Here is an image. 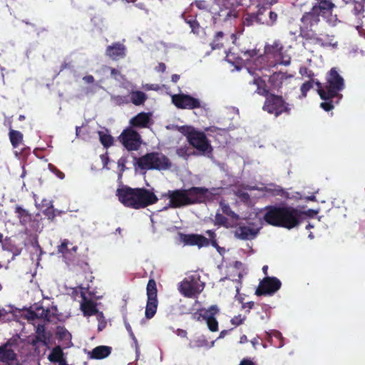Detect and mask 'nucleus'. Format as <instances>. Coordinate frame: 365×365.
Wrapping results in <instances>:
<instances>
[{
  "instance_id": "1",
  "label": "nucleus",
  "mask_w": 365,
  "mask_h": 365,
  "mask_svg": "<svg viewBox=\"0 0 365 365\" xmlns=\"http://www.w3.org/2000/svg\"><path fill=\"white\" fill-rule=\"evenodd\" d=\"M262 215L269 225L292 229L299 224L307 213L288 206H270L265 208Z\"/></svg>"
},
{
  "instance_id": "2",
  "label": "nucleus",
  "mask_w": 365,
  "mask_h": 365,
  "mask_svg": "<svg viewBox=\"0 0 365 365\" xmlns=\"http://www.w3.org/2000/svg\"><path fill=\"white\" fill-rule=\"evenodd\" d=\"M344 78L340 76L335 67L331 68L326 76L324 86L321 85V108L326 111L331 110L334 104H338L343 96L340 93L344 89Z\"/></svg>"
},
{
  "instance_id": "3",
  "label": "nucleus",
  "mask_w": 365,
  "mask_h": 365,
  "mask_svg": "<svg viewBox=\"0 0 365 365\" xmlns=\"http://www.w3.org/2000/svg\"><path fill=\"white\" fill-rule=\"evenodd\" d=\"M169 200L163 209L180 207L190 204L204 202L211 199L212 192L203 187H193L187 190H169L163 195Z\"/></svg>"
},
{
  "instance_id": "4",
  "label": "nucleus",
  "mask_w": 365,
  "mask_h": 365,
  "mask_svg": "<svg viewBox=\"0 0 365 365\" xmlns=\"http://www.w3.org/2000/svg\"><path fill=\"white\" fill-rule=\"evenodd\" d=\"M117 196L125 206L135 209L145 207L158 201L153 190L144 188L132 189L124 186L117 190Z\"/></svg>"
},
{
  "instance_id": "5",
  "label": "nucleus",
  "mask_w": 365,
  "mask_h": 365,
  "mask_svg": "<svg viewBox=\"0 0 365 365\" xmlns=\"http://www.w3.org/2000/svg\"><path fill=\"white\" fill-rule=\"evenodd\" d=\"M241 59L245 62L247 71L252 76H255L252 83L257 86L256 92L261 96L267 97L269 95L264 81L252 71V68L258 70L263 68L261 63L264 61V57L262 55H258L256 50H248L243 52Z\"/></svg>"
},
{
  "instance_id": "6",
  "label": "nucleus",
  "mask_w": 365,
  "mask_h": 365,
  "mask_svg": "<svg viewBox=\"0 0 365 365\" xmlns=\"http://www.w3.org/2000/svg\"><path fill=\"white\" fill-rule=\"evenodd\" d=\"M133 165L141 170H167L171 166L170 160L160 153H148L141 158L133 157Z\"/></svg>"
},
{
  "instance_id": "7",
  "label": "nucleus",
  "mask_w": 365,
  "mask_h": 365,
  "mask_svg": "<svg viewBox=\"0 0 365 365\" xmlns=\"http://www.w3.org/2000/svg\"><path fill=\"white\" fill-rule=\"evenodd\" d=\"M205 284L200 280V277L197 272L187 275L182 282L178 284L179 292L185 297L195 298L204 289Z\"/></svg>"
},
{
  "instance_id": "8",
  "label": "nucleus",
  "mask_w": 365,
  "mask_h": 365,
  "mask_svg": "<svg viewBox=\"0 0 365 365\" xmlns=\"http://www.w3.org/2000/svg\"><path fill=\"white\" fill-rule=\"evenodd\" d=\"M179 130L187 135L189 143L202 155L211 154L212 146L203 133L197 131L190 126H182Z\"/></svg>"
},
{
  "instance_id": "9",
  "label": "nucleus",
  "mask_w": 365,
  "mask_h": 365,
  "mask_svg": "<svg viewBox=\"0 0 365 365\" xmlns=\"http://www.w3.org/2000/svg\"><path fill=\"white\" fill-rule=\"evenodd\" d=\"M206 233L209 236L210 240L201 235L182 233H180L179 235V239L180 241L183 243L184 245H196L199 248L207 247L210 243L211 245L215 247L217 250V251L221 254V250H224V249L218 246L217 240H215V232L211 230H208L206 231Z\"/></svg>"
},
{
  "instance_id": "10",
  "label": "nucleus",
  "mask_w": 365,
  "mask_h": 365,
  "mask_svg": "<svg viewBox=\"0 0 365 365\" xmlns=\"http://www.w3.org/2000/svg\"><path fill=\"white\" fill-rule=\"evenodd\" d=\"M264 53L267 58L272 59L269 66H288L290 63L291 57L284 50V47L279 41H274L272 44H266L264 46Z\"/></svg>"
},
{
  "instance_id": "11",
  "label": "nucleus",
  "mask_w": 365,
  "mask_h": 365,
  "mask_svg": "<svg viewBox=\"0 0 365 365\" xmlns=\"http://www.w3.org/2000/svg\"><path fill=\"white\" fill-rule=\"evenodd\" d=\"M262 227V217L248 220L245 223H240L235 230V236L243 240H252L255 239Z\"/></svg>"
},
{
  "instance_id": "12",
  "label": "nucleus",
  "mask_w": 365,
  "mask_h": 365,
  "mask_svg": "<svg viewBox=\"0 0 365 365\" xmlns=\"http://www.w3.org/2000/svg\"><path fill=\"white\" fill-rule=\"evenodd\" d=\"M147 303L145 307V317L148 319H152L158 309V298L156 283L154 279H150L147 284Z\"/></svg>"
},
{
  "instance_id": "13",
  "label": "nucleus",
  "mask_w": 365,
  "mask_h": 365,
  "mask_svg": "<svg viewBox=\"0 0 365 365\" xmlns=\"http://www.w3.org/2000/svg\"><path fill=\"white\" fill-rule=\"evenodd\" d=\"M118 138L128 150H137L142 143L140 135L133 128L125 129Z\"/></svg>"
},
{
  "instance_id": "14",
  "label": "nucleus",
  "mask_w": 365,
  "mask_h": 365,
  "mask_svg": "<svg viewBox=\"0 0 365 365\" xmlns=\"http://www.w3.org/2000/svg\"><path fill=\"white\" fill-rule=\"evenodd\" d=\"M171 97L173 103L178 108L192 110L202 107L201 101L190 95L184 93L174 94Z\"/></svg>"
},
{
  "instance_id": "15",
  "label": "nucleus",
  "mask_w": 365,
  "mask_h": 365,
  "mask_svg": "<svg viewBox=\"0 0 365 365\" xmlns=\"http://www.w3.org/2000/svg\"><path fill=\"white\" fill-rule=\"evenodd\" d=\"M263 110L269 113L274 114L275 116H278L282 112L289 111L290 108L285 105L281 97L269 95L266 98Z\"/></svg>"
},
{
  "instance_id": "16",
  "label": "nucleus",
  "mask_w": 365,
  "mask_h": 365,
  "mask_svg": "<svg viewBox=\"0 0 365 365\" xmlns=\"http://www.w3.org/2000/svg\"><path fill=\"white\" fill-rule=\"evenodd\" d=\"M58 309L54 305L44 308L41 306H35L31 307L29 312L28 318L29 319H41L46 321H52L57 316Z\"/></svg>"
},
{
  "instance_id": "17",
  "label": "nucleus",
  "mask_w": 365,
  "mask_h": 365,
  "mask_svg": "<svg viewBox=\"0 0 365 365\" xmlns=\"http://www.w3.org/2000/svg\"><path fill=\"white\" fill-rule=\"evenodd\" d=\"M281 285L280 280L277 277H267L260 282L256 294L257 295H272L280 289Z\"/></svg>"
},
{
  "instance_id": "18",
  "label": "nucleus",
  "mask_w": 365,
  "mask_h": 365,
  "mask_svg": "<svg viewBox=\"0 0 365 365\" xmlns=\"http://www.w3.org/2000/svg\"><path fill=\"white\" fill-rule=\"evenodd\" d=\"M314 11L309 14H306L303 16L302 21H309L310 22V30H302V35L304 38L310 40H315L318 41V36L317 34V29L318 26V18L315 16V13L317 12V6H314L313 8Z\"/></svg>"
},
{
  "instance_id": "19",
  "label": "nucleus",
  "mask_w": 365,
  "mask_h": 365,
  "mask_svg": "<svg viewBox=\"0 0 365 365\" xmlns=\"http://www.w3.org/2000/svg\"><path fill=\"white\" fill-rule=\"evenodd\" d=\"M334 7L332 0H321V17L329 26H335L338 20L337 16L332 13Z\"/></svg>"
},
{
  "instance_id": "20",
  "label": "nucleus",
  "mask_w": 365,
  "mask_h": 365,
  "mask_svg": "<svg viewBox=\"0 0 365 365\" xmlns=\"http://www.w3.org/2000/svg\"><path fill=\"white\" fill-rule=\"evenodd\" d=\"M81 310L83 312L84 317H89L91 316H98V314L102 313L98 311L97 304L91 299H88L82 295V300L81 302Z\"/></svg>"
},
{
  "instance_id": "21",
  "label": "nucleus",
  "mask_w": 365,
  "mask_h": 365,
  "mask_svg": "<svg viewBox=\"0 0 365 365\" xmlns=\"http://www.w3.org/2000/svg\"><path fill=\"white\" fill-rule=\"evenodd\" d=\"M106 54L110 58L117 61L126 55V47L120 43H114L106 48Z\"/></svg>"
},
{
  "instance_id": "22",
  "label": "nucleus",
  "mask_w": 365,
  "mask_h": 365,
  "mask_svg": "<svg viewBox=\"0 0 365 365\" xmlns=\"http://www.w3.org/2000/svg\"><path fill=\"white\" fill-rule=\"evenodd\" d=\"M0 365H18L16 354L7 345L0 346Z\"/></svg>"
},
{
  "instance_id": "23",
  "label": "nucleus",
  "mask_w": 365,
  "mask_h": 365,
  "mask_svg": "<svg viewBox=\"0 0 365 365\" xmlns=\"http://www.w3.org/2000/svg\"><path fill=\"white\" fill-rule=\"evenodd\" d=\"M150 113L141 112L130 120L131 128H148L151 124Z\"/></svg>"
},
{
  "instance_id": "24",
  "label": "nucleus",
  "mask_w": 365,
  "mask_h": 365,
  "mask_svg": "<svg viewBox=\"0 0 365 365\" xmlns=\"http://www.w3.org/2000/svg\"><path fill=\"white\" fill-rule=\"evenodd\" d=\"M69 245H72V244L68 240L65 239L58 247V252L63 255L66 260H71L78 249L77 246H72L69 248Z\"/></svg>"
},
{
  "instance_id": "25",
  "label": "nucleus",
  "mask_w": 365,
  "mask_h": 365,
  "mask_svg": "<svg viewBox=\"0 0 365 365\" xmlns=\"http://www.w3.org/2000/svg\"><path fill=\"white\" fill-rule=\"evenodd\" d=\"M317 86V93L319 95V82L314 79H309L302 84L300 86V94L298 96V98L302 100L307 96V93Z\"/></svg>"
},
{
  "instance_id": "26",
  "label": "nucleus",
  "mask_w": 365,
  "mask_h": 365,
  "mask_svg": "<svg viewBox=\"0 0 365 365\" xmlns=\"http://www.w3.org/2000/svg\"><path fill=\"white\" fill-rule=\"evenodd\" d=\"M111 348L108 346H98L88 352L89 358L94 359H103L110 355Z\"/></svg>"
},
{
  "instance_id": "27",
  "label": "nucleus",
  "mask_w": 365,
  "mask_h": 365,
  "mask_svg": "<svg viewBox=\"0 0 365 365\" xmlns=\"http://www.w3.org/2000/svg\"><path fill=\"white\" fill-rule=\"evenodd\" d=\"M130 103L135 106H142L148 98L147 95L140 91H130L129 93Z\"/></svg>"
},
{
  "instance_id": "28",
  "label": "nucleus",
  "mask_w": 365,
  "mask_h": 365,
  "mask_svg": "<svg viewBox=\"0 0 365 365\" xmlns=\"http://www.w3.org/2000/svg\"><path fill=\"white\" fill-rule=\"evenodd\" d=\"M15 213L22 225H26L31 220V216L29 212L19 205L15 207Z\"/></svg>"
},
{
  "instance_id": "29",
  "label": "nucleus",
  "mask_w": 365,
  "mask_h": 365,
  "mask_svg": "<svg viewBox=\"0 0 365 365\" xmlns=\"http://www.w3.org/2000/svg\"><path fill=\"white\" fill-rule=\"evenodd\" d=\"M9 136L14 148L16 149L23 145V134L20 131L11 129Z\"/></svg>"
},
{
  "instance_id": "30",
  "label": "nucleus",
  "mask_w": 365,
  "mask_h": 365,
  "mask_svg": "<svg viewBox=\"0 0 365 365\" xmlns=\"http://www.w3.org/2000/svg\"><path fill=\"white\" fill-rule=\"evenodd\" d=\"M219 309L216 305H212L208 309H202L200 315L205 321L215 319V316L218 314Z\"/></svg>"
},
{
  "instance_id": "31",
  "label": "nucleus",
  "mask_w": 365,
  "mask_h": 365,
  "mask_svg": "<svg viewBox=\"0 0 365 365\" xmlns=\"http://www.w3.org/2000/svg\"><path fill=\"white\" fill-rule=\"evenodd\" d=\"M323 36L321 38V46L324 47H331L335 48L338 46V42L335 39V36L334 34H323Z\"/></svg>"
},
{
  "instance_id": "32",
  "label": "nucleus",
  "mask_w": 365,
  "mask_h": 365,
  "mask_svg": "<svg viewBox=\"0 0 365 365\" xmlns=\"http://www.w3.org/2000/svg\"><path fill=\"white\" fill-rule=\"evenodd\" d=\"M98 135L100 141L104 147L108 148L113 145V139L108 130L98 131Z\"/></svg>"
},
{
  "instance_id": "33",
  "label": "nucleus",
  "mask_w": 365,
  "mask_h": 365,
  "mask_svg": "<svg viewBox=\"0 0 365 365\" xmlns=\"http://www.w3.org/2000/svg\"><path fill=\"white\" fill-rule=\"evenodd\" d=\"M110 102L115 106H123L130 103V97L127 96L110 94Z\"/></svg>"
},
{
  "instance_id": "34",
  "label": "nucleus",
  "mask_w": 365,
  "mask_h": 365,
  "mask_svg": "<svg viewBox=\"0 0 365 365\" xmlns=\"http://www.w3.org/2000/svg\"><path fill=\"white\" fill-rule=\"evenodd\" d=\"M63 351L60 346H56L53 349L48 355V359L51 362H59L63 361Z\"/></svg>"
},
{
  "instance_id": "35",
  "label": "nucleus",
  "mask_w": 365,
  "mask_h": 365,
  "mask_svg": "<svg viewBox=\"0 0 365 365\" xmlns=\"http://www.w3.org/2000/svg\"><path fill=\"white\" fill-rule=\"evenodd\" d=\"M36 341L43 342L46 344L48 337L46 336L45 328L43 325L38 324L36 329Z\"/></svg>"
},
{
  "instance_id": "36",
  "label": "nucleus",
  "mask_w": 365,
  "mask_h": 365,
  "mask_svg": "<svg viewBox=\"0 0 365 365\" xmlns=\"http://www.w3.org/2000/svg\"><path fill=\"white\" fill-rule=\"evenodd\" d=\"M223 36L224 34L222 31H218L215 34L213 41L210 43V46L212 50L219 49L222 46L221 41Z\"/></svg>"
},
{
  "instance_id": "37",
  "label": "nucleus",
  "mask_w": 365,
  "mask_h": 365,
  "mask_svg": "<svg viewBox=\"0 0 365 365\" xmlns=\"http://www.w3.org/2000/svg\"><path fill=\"white\" fill-rule=\"evenodd\" d=\"M364 3H365V0H363V2L354 1L352 2V9L351 11L355 16H359L364 13Z\"/></svg>"
},
{
  "instance_id": "38",
  "label": "nucleus",
  "mask_w": 365,
  "mask_h": 365,
  "mask_svg": "<svg viewBox=\"0 0 365 365\" xmlns=\"http://www.w3.org/2000/svg\"><path fill=\"white\" fill-rule=\"evenodd\" d=\"M220 16L223 17L225 20H230L237 16V12L235 9H222Z\"/></svg>"
},
{
  "instance_id": "39",
  "label": "nucleus",
  "mask_w": 365,
  "mask_h": 365,
  "mask_svg": "<svg viewBox=\"0 0 365 365\" xmlns=\"http://www.w3.org/2000/svg\"><path fill=\"white\" fill-rule=\"evenodd\" d=\"M221 209L225 215L230 217L232 219L238 220L239 216L231 210L230 206L224 202H220Z\"/></svg>"
},
{
  "instance_id": "40",
  "label": "nucleus",
  "mask_w": 365,
  "mask_h": 365,
  "mask_svg": "<svg viewBox=\"0 0 365 365\" xmlns=\"http://www.w3.org/2000/svg\"><path fill=\"white\" fill-rule=\"evenodd\" d=\"M124 324H125V329L126 330L128 331L129 333V335L133 339V340L135 342V351H136V354H139V347H138V341H137V339L132 331V329H131V327L130 325V324L125 319L124 320Z\"/></svg>"
},
{
  "instance_id": "41",
  "label": "nucleus",
  "mask_w": 365,
  "mask_h": 365,
  "mask_svg": "<svg viewBox=\"0 0 365 365\" xmlns=\"http://www.w3.org/2000/svg\"><path fill=\"white\" fill-rule=\"evenodd\" d=\"M132 158L133 159V155H127L122 156L118 161V167L121 172H123L125 170V164L128 162L129 158Z\"/></svg>"
},
{
  "instance_id": "42",
  "label": "nucleus",
  "mask_w": 365,
  "mask_h": 365,
  "mask_svg": "<svg viewBox=\"0 0 365 365\" xmlns=\"http://www.w3.org/2000/svg\"><path fill=\"white\" fill-rule=\"evenodd\" d=\"M57 334L62 339L70 340L71 337V334L63 327H58Z\"/></svg>"
},
{
  "instance_id": "43",
  "label": "nucleus",
  "mask_w": 365,
  "mask_h": 365,
  "mask_svg": "<svg viewBox=\"0 0 365 365\" xmlns=\"http://www.w3.org/2000/svg\"><path fill=\"white\" fill-rule=\"evenodd\" d=\"M207 344V341L204 339H198L194 341H192L189 344V347L191 349H194L196 347H202L203 346H205Z\"/></svg>"
},
{
  "instance_id": "44",
  "label": "nucleus",
  "mask_w": 365,
  "mask_h": 365,
  "mask_svg": "<svg viewBox=\"0 0 365 365\" xmlns=\"http://www.w3.org/2000/svg\"><path fill=\"white\" fill-rule=\"evenodd\" d=\"M258 18L254 14H247L243 20V24L245 26H250L252 25L255 21H257Z\"/></svg>"
},
{
  "instance_id": "45",
  "label": "nucleus",
  "mask_w": 365,
  "mask_h": 365,
  "mask_svg": "<svg viewBox=\"0 0 365 365\" xmlns=\"http://www.w3.org/2000/svg\"><path fill=\"white\" fill-rule=\"evenodd\" d=\"M96 319L98 322V331H102L106 327V322L105 320V317L103 316V312L98 314Z\"/></svg>"
},
{
  "instance_id": "46",
  "label": "nucleus",
  "mask_w": 365,
  "mask_h": 365,
  "mask_svg": "<svg viewBox=\"0 0 365 365\" xmlns=\"http://www.w3.org/2000/svg\"><path fill=\"white\" fill-rule=\"evenodd\" d=\"M49 170L55 174L59 179L63 180L65 178V175L63 173L58 170L54 165L52 164H48V165Z\"/></svg>"
},
{
  "instance_id": "47",
  "label": "nucleus",
  "mask_w": 365,
  "mask_h": 365,
  "mask_svg": "<svg viewBox=\"0 0 365 365\" xmlns=\"http://www.w3.org/2000/svg\"><path fill=\"white\" fill-rule=\"evenodd\" d=\"M245 320V317L242 316L241 314H239L237 316H235V317H233L231 319V323L233 325L239 326V325L242 324Z\"/></svg>"
},
{
  "instance_id": "48",
  "label": "nucleus",
  "mask_w": 365,
  "mask_h": 365,
  "mask_svg": "<svg viewBox=\"0 0 365 365\" xmlns=\"http://www.w3.org/2000/svg\"><path fill=\"white\" fill-rule=\"evenodd\" d=\"M206 322H207L208 328H209V329L210 331H217V329H218V322L216 320V319H211V320H209V321H206Z\"/></svg>"
},
{
  "instance_id": "49",
  "label": "nucleus",
  "mask_w": 365,
  "mask_h": 365,
  "mask_svg": "<svg viewBox=\"0 0 365 365\" xmlns=\"http://www.w3.org/2000/svg\"><path fill=\"white\" fill-rule=\"evenodd\" d=\"M236 195L243 202H247L250 199L249 195L244 190L236 191Z\"/></svg>"
},
{
  "instance_id": "50",
  "label": "nucleus",
  "mask_w": 365,
  "mask_h": 365,
  "mask_svg": "<svg viewBox=\"0 0 365 365\" xmlns=\"http://www.w3.org/2000/svg\"><path fill=\"white\" fill-rule=\"evenodd\" d=\"M267 335L269 339H271L272 337H274L276 339H278L279 340H282V334L276 330H272L269 332H267Z\"/></svg>"
},
{
  "instance_id": "51",
  "label": "nucleus",
  "mask_w": 365,
  "mask_h": 365,
  "mask_svg": "<svg viewBox=\"0 0 365 365\" xmlns=\"http://www.w3.org/2000/svg\"><path fill=\"white\" fill-rule=\"evenodd\" d=\"M215 223L217 225H225L227 222L226 218L221 214L217 213L215 218Z\"/></svg>"
},
{
  "instance_id": "52",
  "label": "nucleus",
  "mask_w": 365,
  "mask_h": 365,
  "mask_svg": "<svg viewBox=\"0 0 365 365\" xmlns=\"http://www.w3.org/2000/svg\"><path fill=\"white\" fill-rule=\"evenodd\" d=\"M110 74L116 81H120L123 78L120 73L115 68H110Z\"/></svg>"
},
{
  "instance_id": "53",
  "label": "nucleus",
  "mask_w": 365,
  "mask_h": 365,
  "mask_svg": "<svg viewBox=\"0 0 365 365\" xmlns=\"http://www.w3.org/2000/svg\"><path fill=\"white\" fill-rule=\"evenodd\" d=\"M187 23L189 24L190 27L192 29V31L194 34H198V29H199V24H198V23L196 21H194V20L188 21Z\"/></svg>"
},
{
  "instance_id": "54",
  "label": "nucleus",
  "mask_w": 365,
  "mask_h": 365,
  "mask_svg": "<svg viewBox=\"0 0 365 365\" xmlns=\"http://www.w3.org/2000/svg\"><path fill=\"white\" fill-rule=\"evenodd\" d=\"M83 80L84 81L85 83H92L94 82V78L93 76L91 75H88V76H86L83 78Z\"/></svg>"
},
{
  "instance_id": "55",
  "label": "nucleus",
  "mask_w": 365,
  "mask_h": 365,
  "mask_svg": "<svg viewBox=\"0 0 365 365\" xmlns=\"http://www.w3.org/2000/svg\"><path fill=\"white\" fill-rule=\"evenodd\" d=\"M157 71L164 72L166 69V66L163 63H160L158 66L155 68Z\"/></svg>"
},
{
  "instance_id": "56",
  "label": "nucleus",
  "mask_w": 365,
  "mask_h": 365,
  "mask_svg": "<svg viewBox=\"0 0 365 365\" xmlns=\"http://www.w3.org/2000/svg\"><path fill=\"white\" fill-rule=\"evenodd\" d=\"M44 206L47 207V209L51 208L52 207L51 201L46 200V199H43L42 200L41 207H43Z\"/></svg>"
},
{
  "instance_id": "57",
  "label": "nucleus",
  "mask_w": 365,
  "mask_h": 365,
  "mask_svg": "<svg viewBox=\"0 0 365 365\" xmlns=\"http://www.w3.org/2000/svg\"><path fill=\"white\" fill-rule=\"evenodd\" d=\"M176 334L178 336H180V337H186L187 336V331L185 330H183V329H177L176 331Z\"/></svg>"
},
{
  "instance_id": "58",
  "label": "nucleus",
  "mask_w": 365,
  "mask_h": 365,
  "mask_svg": "<svg viewBox=\"0 0 365 365\" xmlns=\"http://www.w3.org/2000/svg\"><path fill=\"white\" fill-rule=\"evenodd\" d=\"M269 14L270 22H271V24H273L277 20V15L276 13L272 12V11H269Z\"/></svg>"
},
{
  "instance_id": "59",
  "label": "nucleus",
  "mask_w": 365,
  "mask_h": 365,
  "mask_svg": "<svg viewBox=\"0 0 365 365\" xmlns=\"http://www.w3.org/2000/svg\"><path fill=\"white\" fill-rule=\"evenodd\" d=\"M195 6L199 9H205V1H197L195 2Z\"/></svg>"
},
{
  "instance_id": "60",
  "label": "nucleus",
  "mask_w": 365,
  "mask_h": 365,
  "mask_svg": "<svg viewBox=\"0 0 365 365\" xmlns=\"http://www.w3.org/2000/svg\"><path fill=\"white\" fill-rule=\"evenodd\" d=\"M177 154L182 158L186 156V150L184 148H179L177 150Z\"/></svg>"
},
{
  "instance_id": "61",
  "label": "nucleus",
  "mask_w": 365,
  "mask_h": 365,
  "mask_svg": "<svg viewBox=\"0 0 365 365\" xmlns=\"http://www.w3.org/2000/svg\"><path fill=\"white\" fill-rule=\"evenodd\" d=\"M240 365H255V364L250 360L244 359L241 361Z\"/></svg>"
},
{
  "instance_id": "62",
  "label": "nucleus",
  "mask_w": 365,
  "mask_h": 365,
  "mask_svg": "<svg viewBox=\"0 0 365 365\" xmlns=\"http://www.w3.org/2000/svg\"><path fill=\"white\" fill-rule=\"evenodd\" d=\"M180 79V76L178 75V74H173L171 76V81L173 82V83H176L178 82V81Z\"/></svg>"
},
{
  "instance_id": "63",
  "label": "nucleus",
  "mask_w": 365,
  "mask_h": 365,
  "mask_svg": "<svg viewBox=\"0 0 365 365\" xmlns=\"http://www.w3.org/2000/svg\"><path fill=\"white\" fill-rule=\"evenodd\" d=\"M242 31H241L239 33V34H232L231 35V38H232V42H233V43H235V41H236V40H237V36H240V35L242 34Z\"/></svg>"
},
{
  "instance_id": "64",
  "label": "nucleus",
  "mask_w": 365,
  "mask_h": 365,
  "mask_svg": "<svg viewBox=\"0 0 365 365\" xmlns=\"http://www.w3.org/2000/svg\"><path fill=\"white\" fill-rule=\"evenodd\" d=\"M145 88L147 90H156V86L153 84H152V85L147 84L146 86H145Z\"/></svg>"
}]
</instances>
